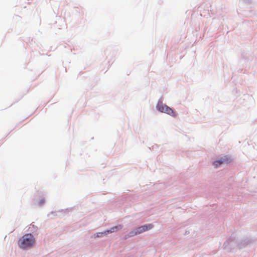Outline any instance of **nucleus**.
Instances as JSON below:
<instances>
[{
  "label": "nucleus",
  "instance_id": "nucleus-2",
  "mask_svg": "<svg viewBox=\"0 0 257 257\" xmlns=\"http://www.w3.org/2000/svg\"><path fill=\"white\" fill-rule=\"evenodd\" d=\"M157 109L162 112L166 113L173 117H176L177 114L171 108L168 106L163 104L162 103H158L157 106Z\"/></svg>",
  "mask_w": 257,
  "mask_h": 257
},
{
  "label": "nucleus",
  "instance_id": "nucleus-7",
  "mask_svg": "<svg viewBox=\"0 0 257 257\" xmlns=\"http://www.w3.org/2000/svg\"><path fill=\"white\" fill-rule=\"evenodd\" d=\"M44 202H45L44 199H42V200L40 201V205H42V204H44Z\"/></svg>",
  "mask_w": 257,
  "mask_h": 257
},
{
  "label": "nucleus",
  "instance_id": "nucleus-4",
  "mask_svg": "<svg viewBox=\"0 0 257 257\" xmlns=\"http://www.w3.org/2000/svg\"><path fill=\"white\" fill-rule=\"evenodd\" d=\"M229 162V159L227 157H225L222 159L216 160L213 163V165L215 168L218 167L221 164L223 163H227Z\"/></svg>",
  "mask_w": 257,
  "mask_h": 257
},
{
  "label": "nucleus",
  "instance_id": "nucleus-6",
  "mask_svg": "<svg viewBox=\"0 0 257 257\" xmlns=\"http://www.w3.org/2000/svg\"><path fill=\"white\" fill-rule=\"evenodd\" d=\"M103 234H105V233H104V232H98V233H96V235L95 236V237H101Z\"/></svg>",
  "mask_w": 257,
  "mask_h": 257
},
{
  "label": "nucleus",
  "instance_id": "nucleus-5",
  "mask_svg": "<svg viewBox=\"0 0 257 257\" xmlns=\"http://www.w3.org/2000/svg\"><path fill=\"white\" fill-rule=\"evenodd\" d=\"M121 227H122V226L121 225L115 226H114V227L111 228L110 229L105 230V231H104V233L105 234L112 233V232L116 231L117 230L121 229Z\"/></svg>",
  "mask_w": 257,
  "mask_h": 257
},
{
  "label": "nucleus",
  "instance_id": "nucleus-1",
  "mask_svg": "<svg viewBox=\"0 0 257 257\" xmlns=\"http://www.w3.org/2000/svg\"><path fill=\"white\" fill-rule=\"evenodd\" d=\"M35 242V238L31 234H26L19 239L18 243L21 248H26L32 246Z\"/></svg>",
  "mask_w": 257,
  "mask_h": 257
},
{
  "label": "nucleus",
  "instance_id": "nucleus-3",
  "mask_svg": "<svg viewBox=\"0 0 257 257\" xmlns=\"http://www.w3.org/2000/svg\"><path fill=\"white\" fill-rule=\"evenodd\" d=\"M153 227L152 224H148L139 227L136 230L132 231L130 232V236H133L138 234H140L146 231L149 230Z\"/></svg>",
  "mask_w": 257,
  "mask_h": 257
}]
</instances>
